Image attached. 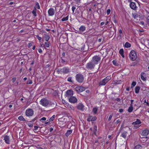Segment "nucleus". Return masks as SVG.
<instances>
[{"label": "nucleus", "mask_w": 149, "mask_h": 149, "mask_svg": "<svg viewBox=\"0 0 149 149\" xmlns=\"http://www.w3.org/2000/svg\"><path fill=\"white\" fill-rule=\"evenodd\" d=\"M129 56L130 59L132 61H134L137 58L136 53L134 50H132L131 51Z\"/></svg>", "instance_id": "f257e3e1"}, {"label": "nucleus", "mask_w": 149, "mask_h": 149, "mask_svg": "<svg viewBox=\"0 0 149 149\" xmlns=\"http://www.w3.org/2000/svg\"><path fill=\"white\" fill-rule=\"evenodd\" d=\"M75 78L77 81L79 83H82L84 79L83 75L81 74H77L75 76Z\"/></svg>", "instance_id": "f03ea898"}, {"label": "nucleus", "mask_w": 149, "mask_h": 149, "mask_svg": "<svg viewBox=\"0 0 149 149\" xmlns=\"http://www.w3.org/2000/svg\"><path fill=\"white\" fill-rule=\"evenodd\" d=\"M101 59L100 57L98 56H95L93 58L91 61L95 65L97 64Z\"/></svg>", "instance_id": "7ed1b4c3"}, {"label": "nucleus", "mask_w": 149, "mask_h": 149, "mask_svg": "<svg viewBox=\"0 0 149 149\" xmlns=\"http://www.w3.org/2000/svg\"><path fill=\"white\" fill-rule=\"evenodd\" d=\"M40 104L42 106L47 107L49 104V102L48 100L45 98H42L40 101Z\"/></svg>", "instance_id": "20e7f679"}, {"label": "nucleus", "mask_w": 149, "mask_h": 149, "mask_svg": "<svg viewBox=\"0 0 149 149\" xmlns=\"http://www.w3.org/2000/svg\"><path fill=\"white\" fill-rule=\"evenodd\" d=\"M33 111L31 109H26L25 111V114L27 116H31L33 115Z\"/></svg>", "instance_id": "39448f33"}, {"label": "nucleus", "mask_w": 149, "mask_h": 149, "mask_svg": "<svg viewBox=\"0 0 149 149\" xmlns=\"http://www.w3.org/2000/svg\"><path fill=\"white\" fill-rule=\"evenodd\" d=\"M95 65L91 61L87 63L86 68L88 69H92L94 68Z\"/></svg>", "instance_id": "423d86ee"}, {"label": "nucleus", "mask_w": 149, "mask_h": 149, "mask_svg": "<svg viewBox=\"0 0 149 149\" xmlns=\"http://www.w3.org/2000/svg\"><path fill=\"white\" fill-rule=\"evenodd\" d=\"M85 89V88L82 86L77 87L74 88V90L78 93L81 92Z\"/></svg>", "instance_id": "0eeeda50"}, {"label": "nucleus", "mask_w": 149, "mask_h": 149, "mask_svg": "<svg viewBox=\"0 0 149 149\" xmlns=\"http://www.w3.org/2000/svg\"><path fill=\"white\" fill-rule=\"evenodd\" d=\"M97 119V117L95 116H93L90 115H88V118L87 119L88 121H94Z\"/></svg>", "instance_id": "6e6552de"}, {"label": "nucleus", "mask_w": 149, "mask_h": 149, "mask_svg": "<svg viewBox=\"0 0 149 149\" xmlns=\"http://www.w3.org/2000/svg\"><path fill=\"white\" fill-rule=\"evenodd\" d=\"M73 95V91L71 90H68L66 92V97L69 98L70 97L72 96Z\"/></svg>", "instance_id": "1a4fd4ad"}, {"label": "nucleus", "mask_w": 149, "mask_h": 149, "mask_svg": "<svg viewBox=\"0 0 149 149\" xmlns=\"http://www.w3.org/2000/svg\"><path fill=\"white\" fill-rule=\"evenodd\" d=\"M69 100L70 102L74 103L77 102V100L75 97L72 96L70 97L69 98Z\"/></svg>", "instance_id": "9d476101"}, {"label": "nucleus", "mask_w": 149, "mask_h": 149, "mask_svg": "<svg viewBox=\"0 0 149 149\" xmlns=\"http://www.w3.org/2000/svg\"><path fill=\"white\" fill-rule=\"evenodd\" d=\"M77 109L81 111H83L84 109V106L81 103H79L76 107Z\"/></svg>", "instance_id": "9b49d317"}, {"label": "nucleus", "mask_w": 149, "mask_h": 149, "mask_svg": "<svg viewBox=\"0 0 149 149\" xmlns=\"http://www.w3.org/2000/svg\"><path fill=\"white\" fill-rule=\"evenodd\" d=\"M55 13V11L53 8H50L48 10V15L49 16H53Z\"/></svg>", "instance_id": "f8f14e48"}, {"label": "nucleus", "mask_w": 149, "mask_h": 149, "mask_svg": "<svg viewBox=\"0 0 149 149\" xmlns=\"http://www.w3.org/2000/svg\"><path fill=\"white\" fill-rule=\"evenodd\" d=\"M130 8L133 10H136L137 8V7L136 6L135 3L131 2L130 4Z\"/></svg>", "instance_id": "ddd939ff"}, {"label": "nucleus", "mask_w": 149, "mask_h": 149, "mask_svg": "<svg viewBox=\"0 0 149 149\" xmlns=\"http://www.w3.org/2000/svg\"><path fill=\"white\" fill-rule=\"evenodd\" d=\"M141 123V122L140 120L138 119H136V121L135 122H133L132 123V125H134L135 127L136 128H138L139 127L137 126L136 125Z\"/></svg>", "instance_id": "4468645a"}, {"label": "nucleus", "mask_w": 149, "mask_h": 149, "mask_svg": "<svg viewBox=\"0 0 149 149\" xmlns=\"http://www.w3.org/2000/svg\"><path fill=\"white\" fill-rule=\"evenodd\" d=\"M149 133V131L148 130H142L141 135L143 136H146Z\"/></svg>", "instance_id": "2eb2a0df"}, {"label": "nucleus", "mask_w": 149, "mask_h": 149, "mask_svg": "<svg viewBox=\"0 0 149 149\" xmlns=\"http://www.w3.org/2000/svg\"><path fill=\"white\" fill-rule=\"evenodd\" d=\"M79 31H77L78 33L81 34L84 31L86 30V27L83 26H81L79 29Z\"/></svg>", "instance_id": "dca6fc26"}, {"label": "nucleus", "mask_w": 149, "mask_h": 149, "mask_svg": "<svg viewBox=\"0 0 149 149\" xmlns=\"http://www.w3.org/2000/svg\"><path fill=\"white\" fill-rule=\"evenodd\" d=\"M63 73L67 74L69 72V69L68 68L65 67L61 69Z\"/></svg>", "instance_id": "f3484780"}, {"label": "nucleus", "mask_w": 149, "mask_h": 149, "mask_svg": "<svg viewBox=\"0 0 149 149\" xmlns=\"http://www.w3.org/2000/svg\"><path fill=\"white\" fill-rule=\"evenodd\" d=\"M4 140L5 142L8 144L10 143V140L9 136H6L4 137Z\"/></svg>", "instance_id": "a211bd4d"}, {"label": "nucleus", "mask_w": 149, "mask_h": 149, "mask_svg": "<svg viewBox=\"0 0 149 149\" xmlns=\"http://www.w3.org/2000/svg\"><path fill=\"white\" fill-rule=\"evenodd\" d=\"M107 82L104 79L102 81L100 82L99 84V85H105L107 83Z\"/></svg>", "instance_id": "6ab92c4d"}, {"label": "nucleus", "mask_w": 149, "mask_h": 149, "mask_svg": "<svg viewBox=\"0 0 149 149\" xmlns=\"http://www.w3.org/2000/svg\"><path fill=\"white\" fill-rule=\"evenodd\" d=\"M145 75V73L144 72H142L141 74V78L142 80H143V81H146V77H145L144 76Z\"/></svg>", "instance_id": "aec40b11"}, {"label": "nucleus", "mask_w": 149, "mask_h": 149, "mask_svg": "<svg viewBox=\"0 0 149 149\" xmlns=\"http://www.w3.org/2000/svg\"><path fill=\"white\" fill-rule=\"evenodd\" d=\"M43 38L46 41H48L49 39V36L47 34H44Z\"/></svg>", "instance_id": "412c9836"}, {"label": "nucleus", "mask_w": 149, "mask_h": 149, "mask_svg": "<svg viewBox=\"0 0 149 149\" xmlns=\"http://www.w3.org/2000/svg\"><path fill=\"white\" fill-rule=\"evenodd\" d=\"M119 53L123 58L124 57V50L123 49H120L119 50Z\"/></svg>", "instance_id": "4be33fe9"}, {"label": "nucleus", "mask_w": 149, "mask_h": 149, "mask_svg": "<svg viewBox=\"0 0 149 149\" xmlns=\"http://www.w3.org/2000/svg\"><path fill=\"white\" fill-rule=\"evenodd\" d=\"M140 87L139 86H136L135 88V92L136 93H138L139 92L140 89Z\"/></svg>", "instance_id": "5701e85b"}, {"label": "nucleus", "mask_w": 149, "mask_h": 149, "mask_svg": "<svg viewBox=\"0 0 149 149\" xmlns=\"http://www.w3.org/2000/svg\"><path fill=\"white\" fill-rule=\"evenodd\" d=\"M127 132H123L121 136L124 138H125L127 136Z\"/></svg>", "instance_id": "b1692460"}, {"label": "nucleus", "mask_w": 149, "mask_h": 149, "mask_svg": "<svg viewBox=\"0 0 149 149\" xmlns=\"http://www.w3.org/2000/svg\"><path fill=\"white\" fill-rule=\"evenodd\" d=\"M18 119L20 121H26V120L23 117L21 116H19L18 118Z\"/></svg>", "instance_id": "393cba45"}, {"label": "nucleus", "mask_w": 149, "mask_h": 149, "mask_svg": "<svg viewBox=\"0 0 149 149\" xmlns=\"http://www.w3.org/2000/svg\"><path fill=\"white\" fill-rule=\"evenodd\" d=\"M72 133V130H69L67 131V132L65 134V135L68 136L70 134Z\"/></svg>", "instance_id": "a878e982"}, {"label": "nucleus", "mask_w": 149, "mask_h": 149, "mask_svg": "<svg viewBox=\"0 0 149 149\" xmlns=\"http://www.w3.org/2000/svg\"><path fill=\"white\" fill-rule=\"evenodd\" d=\"M132 17L135 19L137 18L139 16V15L138 14L136 13H132Z\"/></svg>", "instance_id": "bb28decb"}, {"label": "nucleus", "mask_w": 149, "mask_h": 149, "mask_svg": "<svg viewBox=\"0 0 149 149\" xmlns=\"http://www.w3.org/2000/svg\"><path fill=\"white\" fill-rule=\"evenodd\" d=\"M133 109V106H132V105H130V107H129L128 109V112L130 113L132 111Z\"/></svg>", "instance_id": "cd10ccee"}, {"label": "nucleus", "mask_w": 149, "mask_h": 149, "mask_svg": "<svg viewBox=\"0 0 149 149\" xmlns=\"http://www.w3.org/2000/svg\"><path fill=\"white\" fill-rule=\"evenodd\" d=\"M93 129H94V134L96 135V132L97 131V127L96 125L94 126L93 127Z\"/></svg>", "instance_id": "c85d7f7f"}, {"label": "nucleus", "mask_w": 149, "mask_h": 149, "mask_svg": "<svg viewBox=\"0 0 149 149\" xmlns=\"http://www.w3.org/2000/svg\"><path fill=\"white\" fill-rule=\"evenodd\" d=\"M37 9L36 8H34L32 12V13L33 14L34 16L36 17L37 16L36 13Z\"/></svg>", "instance_id": "c756f323"}, {"label": "nucleus", "mask_w": 149, "mask_h": 149, "mask_svg": "<svg viewBox=\"0 0 149 149\" xmlns=\"http://www.w3.org/2000/svg\"><path fill=\"white\" fill-rule=\"evenodd\" d=\"M131 44L128 42H126L125 44V47L126 48H129L131 47Z\"/></svg>", "instance_id": "7c9ffc66"}, {"label": "nucleus", "mask_w": 149, "mask_h": 149, "mask_svg": "<svg viewBox=\"0 0 149 149\" xmlns=\"http://www.w3.org/2000/svg\"><path fill=\"white\" fill-rule=\"evenodd\" d=\"M34 8H36V9L37 8L39 9L40 8V6L38 3L36 2V5Z\"/></svg>", "instance_id": "2f4dec72"}, {"label": "nucleus", "mask_w": 149, "mask_h": 149, "mask_svg": "<svg viewBox=\"0 0 149 149\" xmlns=\"http://www.w3.org/2000/svg\"><path fill=\"white\" fill-rule=\"evenodd\" d=\"M97 110L98 109L97 108L95 107L93 109L92 111L95 114H96L97 113Z\"/></svg>", "instance_id": "473e14b6"}, {"label": "nucleus", "mask_w": 149, "mask_h": 149, "mask_svg": "<svg viewBox=\"0 0 149 149\" xmlns=\"http://www.w3.org/2000/svg\"><path fill=\"white\" fill-rule=\"evenodd\" d=\"M111 79V77L110 76H107L104 79L106 81L108 82Z\"/></svg>", "instance_id": "72a5a7b5"}, {"label": "nucleus", "mask_w": 149, "mask_h": 149, "mask_svg": "<svg viewBox=\"0 0 149 149\" xmlns=\"http://www.w3.org/2000/svg\"><path fill=\"white\" fill-rule=\"evenodd\" d=\"M68 16L66 17H63L61 19V21H66L68 20Z\"/></svg>", "instance_id": "f704fd0d"}, {"label": "nucleus", "mask_w": 149, "mask_h": 149, "mask_svg": "<svg viewBox=\"0 0 149 149\" xmlns=\"http://www.w3.org/2000/svg\"><path fill=\"white\" fill-rule=\"evenodd\" d=\"M55 117V115H53L49 120V122L53 121L54 119V118Z\"/></svg>", "instance_id": "c9c22d12"}, {"label": "nucleus", "mask_w": 149, "mask_h": 149, "mask_svg": "<svg viewBox=\"0 0 149 149\" xmlns=\"http://www.w3.org/2000/svg\"><path fill=\"white\" fill-rule=\"evenodd\" d=\"M119 36L120 38H121L123 36V35L122 34V30L121 29H119Z\"/></svg>", "instance_id": "e433bc0d"}, {"label": "nucleus", "mask_w": 149, "mask_h": 149, "mask_svg": "<svg viewBox=\"0 0 149 149\" xmlns=\"http://www.w3.org/2000/svg\"><path fill=\"white\" fill-rule=\"evenodd\" d=\"M45 47H49V42H45L44 45Z\"/></svg>", "instance_id": "4c0bfd02"}, {"label": "nucleus", "mask_w": 149, "mask_h": 149, "mask_svg": "<svg viewBox=\"0 0 149 149\" xmlns=\"http://www.w3.org/2000/svg\"><path fill=\"white\" fill-rule=\"evenodd\" d=\"M141 146L139 145H138L135 146V149H141Z\"/></svg>", "instance_id": "58836bf2"}, {"label": "nucleus", "mask_w": 149, "mask_h": 149, "mask_svg": "<svg viewBox=\"0 0 149 149\" xmlns=\"http://www.w3.org/2000/svg\"><path fill=\"white\" fill-rule=\"evenodd\" d=\"M136 83L135 82L133 81L132 84L131 88H133L136 85Z\"/></svg>", "instance_id": "ea45409f"}, {"label": "nucleus", "mask_w": 149, "mask_h": 149, "mask_svg": "<svg viewBox=\"0 0 149 149\" xmlns=\"http://www.w3.org/2000/svg\"><path fill=\"white\" fill-rule=\"evenodd\" d=\"M28 126L30 127H32L33 126V123H27Z\"/></svg>", "instance_id": "a19ab883"}, {"label": "nucleus", "mask_w": 149, "mask_h": 149, "mask_svg": "<svg viewBox=\"0 0 149 149\" xmlns=\"http://www.w3.org/2000/svg\"><path fill=\"white\" fill-rule=\"evenodd\" d=\"M112 63L113 64L116 66H117L118 65V64L117 63V62L116 60H113L112 61Z\"/></svg>", "instance_id": "79ce46f5"}, {"label": "nucleus", "mask_w": 149, "mask_h": 149, "mask_svg": "<svg viewBox=\"0 0 149 149\" xmlns=\"http://www.w3.org/2000/svg\"><path fill=\"white\" fill-rule=\"evenodd\" d=\"M72 77H69L67 79L68 81L71 82H72Z\"/></svg>", "instance_id": "37998d69"}, {"label": "nucleus", "mask_w": 149, "mask_h": 149, "mask_svg": "<svg viewBox=\"0 0 149 149\" xmlns=\"http://www.w3.org/2000/svg\"><path fill=\"white\" fill-rule=\"evenodd\" d=\"M33 82L31 80H29L27 82V84H31Z\"/></svg>", "instance_id": "c03bdc74"}, {"label": "nucleus", "mask_w": 149, "mask_h": 149, "mask_svg": "<svg viewBox=\"0 0 149 149\" xmlns=\"http://www.w3.org/2000/svg\"><path fill=\"white\" fill-rule=\"evenodd\" d=\"M36 37L40 41L42 39V38L41 37H40L38 35H36Z\"/></svg>", "instance_id": "a18cd8bd"}, {"label": "nucleus", "mask_w": 149, "mask_h": 149, "mask_svg": "<svg viewBox=\"0 0 149 149\" xmlns=\"http://www.w3.org/2000/svg\"><path fill=\"white\" fill-rule=\"evenodd\" d=\"M46 120V118L45 117H43L40 119V121H45V120Z\"/></svg>", "instance_id": "49530a36"}, {"label": "nucleus", "mask_w": 149, "mask_h": 149, "mask_svg": "<svg viewBox=\"0 0 149 149\" xmlns=\"http://www.w3.org/2000/svg\"><path fill=\"white\" fill-rule=\"evenodd\" d=\"M56 72H58V73H61V72H62V70H61V69H59L58 70H57Z\"/></svg>", "instance_id": "de8ad7c7"}, {"label": "nucleus", "mask_w": 149, "mask_h": 149, "mask_svg": "<svg viewBox=\"0 0 149 149\" xmlns=\"http://www.w3.org/2000/svg\"><path fill=\"white\" fill-rule=\"evenodd\" d=\"M112 116H113V115H111L109 116V117L108 119V121H109L111 120V119L112 118Z\"/></svg>", "instance_id": "09e8293b"}, {"label": "nucleus", "mask_w": 149, "mask_h": 149, "mask_svg": "<svg viewBox=\"0 0 149 149\" xmlns=\"http://www.w3.org/2000/svg\"><path fill=\"white\" fill-rule=\"evenodd\" d=\"M76 9V7L75 6H73L72 7V11L73 13H74V10Z\"/></svg>", "instance_id": "8fccbe9b"}, {"label": "nucleus", "mask_w": 149, "mask_h": 149, "mask_svg": "<svg viewBox=\"0 0 149 149\" xmlns=\"http://www.w3.org/2000/svg\"><path fill=\"white\" fill-rule=\"evenodd\" d=\"M110 12H111V10H110V9H109L107 10V15H108L110 14Z\"/></svg>", "instance_id": "3c124183"}, {"label": "nucleus", "mask_w": 149, "mask_h": 149, "mask_svg": "<svg viewBox=\"0 0 149 149\" xmlns=\"http://www.w3.org/2000/svg\"><path fill=\"white\" fill-rule=\"evenodd\" d=\"M16 80V78L15 77L13 78L12 79V81L13 83H14L15 81Z\"/></svg>", "instance_id": "603ef678"}, {"label": "nucleus", "mask_w": 149, "mask_h": 149, "mask_svg": "<svg viewBox=\"0 0 149 149\" xmlns=\"http://www.w3.org/2000/svg\"><path fill=\"white\" fill-rule=\"evenodd\" d=\"M38 126H34V130L35 131H36L38 129Z\"/></svg>", "instance_id": "864d4df0"}, {"label": "nucleus", "mask_w": 149, "mask_h": 149, "mask_svg": "<svg viewBox=\"0 0 149 149\" xmlns=\"http://www.w3.org/2000/svg\"><path fill=\"white\" fill-rule=\"evenodd\" d=\"M113 22L115 23H116L117 22V21L115 18V16H114V18L113 19Z\"/></svg>", "instance_id": "5fc2aeb1"}, {"label": "nucleus", "mask_w": 149, "mask_h": 149, "mask_svg": "<svg viewBox=\"0 0 149 149\" xmlns=\"http://www.w3.org/2000/svg\"><path fill=\"white\" fill-rule=\"evenodd\" d=\"M123 110L122 109H119V112L120 113H122L123 112Z\"/></svg>", "instance_id": "6e6d98bb"}, {"label": "nucleus", "mask_w": 149, "mask_h": 149, "mask_svg": "<svg viewBox=\"0 0 149 149\" xmlns=\"http://www.w3.org/2000/svg\"><path fill=\"white\" fill-rule=\"evenodd\" d=\"M38 52H39V53H41L42 52V50L41 49H38Z\"/></svg>", "instance_id": "4d7b16f0"}, {"label": "nucleus", "mask_w": 149, "mask_h": 149, "mask_svg": "<svg viewBox=\"0 0 149 149\" xmlns=\"http://www.w3.org/2000/svg\"><path fill=\"white\" fill-rule=\"evenodd\" d=\"M120 120L119 119H118L116 121V124H118L119 122H120Z\"/></svg>", "instance_id": "13d9d810"}, {"label": "nucleus", "mask_w": 149, "mask_h": 149, "mask_svg": "<svg viewBox=\"0 0 149 149\" xmlns=\"http://www.w3.org/2000/svg\"><path fill=\"white\" fill-rule=\"evenodd\" d=\"M134 101V100H131V104H130V105H131L132 104V106H133V102Z\"/></svg>", "instance_id": "bf43d9fd"}, {"label": "nucleus", "mask_w": 149, "mask_h": 149, "mask_svg": "<svg viewBox=\"0 0 149 149\" xmlns=\"http://www.w3.org/2000/svg\"><path fill=\"white\" fill-rule=\"evenodd\" d=\"M28 46L29 47L32 46V44L31 43H29L28 44Z\"/></svg>", "instance_id": "052dcab7"}, {"label": "nucleus", "mask_w": 149, "mask_h": 149, "mask_svg": "<svg viewBox=\"0 0 149 149\" xmlns=\"http://www.w3.org/2000/svg\"><path fill=\"white\" fill-rule=\"evenodd\" d=\"M81 0H75V1L77 3H80Z\"/></svg>", "instance_id": "680f3d73"}, {"label": "nucleus", "mask_w": 149, "mask_h": 149, "mask_svg": "<svg viewBox=\"0 0 149 149\" xmlns=\"http://www.w3.org/2000/svg\"><path fill=\"white\" fill-rule=\"evenodd\" d=\"M141 139H146V141L147 140V139L148 138V137H141Z\"/></svg>", "instance_id": "e2e57ef3"}, {"label": "nucleus", "mask_w": 149, "mask_h": 149, "mask_svg": "<svg viewBox=\"0 0 149 149\" xmlns=\"http://www.w3.org/2000/svg\"><path fill=\"white\" fill-rule=\"evenodd\" d=\"M116 100L118 101H120V99L119 98H117L116 99Z\"/></svg>", "instance_id": "0e129e2a"}, {"label": "nucleus", "mask_w": 149, "mask_h": 149, "mask_svg": "<svg viewBox=\"0 0 149 149\" xmlns=\"http://www.w3.org/2000/svg\"><path fill=\"white\" fill-rule=\"evenodd\" d=\"M53 130V129L52 128H51L50 129V132H51Z\"/></svg>", "instance_id": "69168bd1"}, {"label": "nucleus", "mask_w": 149, "mask_h": 149, "mask_svg": "<svg viewBox=\"0 0 149 149\" xmlns=\"http://www.w3.org/2000/svg\"><path fill=\"white\" fill-rule=\"evenodd\" d=\"M104 22H101L100 23V25L102 26V25H104Z\"/></svg>", "instance_id": "338daca9"}, {"label": "nucleus", "mask_w": 149, "mask_h": 149, "mask_svg": "<svg viewBox=\"0 0 149 149\" xmlns=\"http://www.w3.org/2000/svg\"><path fill=\"white\" fill-rule=\"evenodd\" d=\"M130 88L129 87H128L126 88V90L127 91H129L130 90Z\"/></svg>", "instance_id": "774afa93"}]
</instances>
